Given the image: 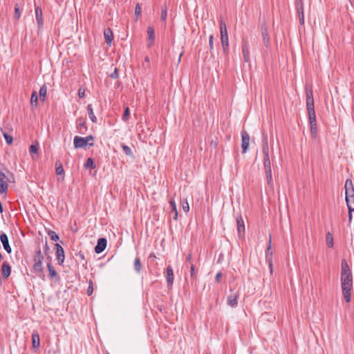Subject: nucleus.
Here are the masks:
<instances>
[{
    "instance_id": "5701e85b",
    "label": "nucleus",
    "mask_w": 354,
    "mask_h": 354,
    "mask_svg": "<svg viewBox=\"0 0 354 354\" xmlns=\"http://www.w3.org/2000/svg\"><path fill=\"white\" fill-rule=\"evenodd\" d=\"M169 205L171 209V212H170V214L173 215L174 219L176 221L178 219V211H177L176 204L174 200L171 199L169 201Z\"/></svg>"
},
{
    "instance_id": "72a5a7b5",
    "label": "nucleus",
    "mask_w": 354,
    "mask_h": 354,
    "mask_svg": "<svg viewBox=\"0 0 354 354\" xmlns=\"http://www.w3.org/2000/svg\"><path fill=\"white\" fill-rule=\"evenodd\" d=\"M326 243H327L328 246L329 248H333V235L330 232H328L326 234Z\"/></svg>"
},
{
    "instance_id": "bb28decb",
    "label": "nucleus",
    "mask_w": 354,
    "mask_h": 354,
    "mask_svg": "<svg viewBox=\"0 0 354 354\" xmlns=\"http://www.w3.org/2000/svg\"><path fill=\"white\" fill-rule=\"evenodd\" d=\"M87 110H88V117L91 119V120L93 122H97V118L95 117V114L93 113V107H92L91 104H88L87 106Z\"/></svg>"
},
{
    "instance_id": "680f3d73",
    "label": "nucleus",
    "mask_w": 354,
    "mask_h": 354,
    "mask_svg": "<svg viewBox=\"0 0 354 354\" xmlns=\"http://www.w3.org/2000/svg\"><path fill=\"white\" fill-rule=\"evenodd\" d=\"M145 61L146 62H148V63H149V58L148 57H146L145 58Z\"/></svg>"
},
{
    "instance_id": "f704fd0d",
    "label": "nucleus",
    "mask_w": 354,
    "mask_h": 354,
    "mask_svg": "<svg viewBox=\"0 0 354 354\" xmlns=\"http://www.w3.org/2000/svg\"><path fill=\"white\" fill-rule=\"evenodd\" d=\"M84 167L86 168H92V169H94L95 167V165L94 163V161L91 158H88L86 161V163L84 164Z\"/></svg>"
},
{
    "instance_id": "412c9836",
    "label": "nucleus",
    "mask_w": 354,
    "mask_h": 354,
    "mask_svg": "<svg viewBox=\"0 0 354 354\" xmlns=\"http://www.w3.org/2000/svg\"><path fill=\"white\" fill-rule=\"evenodd\" d=\"M1 273L5 279H7L10 275L11 266L7 261H4L1 266Z\"/></svg>"
},
{
    "instance_id": "c85d7f7f",
    "label": "nucleus",
    "mask_w": 354,
    "mask_h": 354,
    "mask_svg": "<svg viewBox=\"0 0 354 354\" xmlns=\"http://www.w3.org/2000/svg\"><path fill=\"white\" fill-rule=\"evenodd\" d=\"M47 93V87L46 84H44L39 89V94L41 100L44 101L46 99Z\"/></svg>"
},
{
    "instance_id": "4c0bfd02",
    "label": "nucleus",
    "mask_w": 354,
    "mask_h": 354,
    "mask_svg": "<svg viewBox=\"0 0 354 354\" xmlns=\"http://www.w3.org/2000/svg\"><path fill=\"white\" fill-rule=\"evenodd\" d=\"M122 151L123 152L127 155V156H133V153H132V151L131 149V148L127 146V145H123L122 146Z\"/></svg>"
},
{
    "instance_id": "39448f33",
    "label": "nucleus",
    "mask_w": 354,
    "mask_h": 354,
    "mask_svg": "<svg viewBox=\"0 0 354 354\" xmlns=\"http://www.w3.org/2000/svg\"><path fill=\"white\" fill-rule=\"evenodd\" d=\"M266 261L268 263L270 273L273 271V263H272V252L271 251V236L269 237V245L266 252Z\"/></svg>"
},
{
    "instance_id": "e2e57ef3",
    "label": "nucleus",
    "mask_w": 354,
    "mask_h": 354,
    "mask_svg": "<svg viewBox=\"0 0 354 354\" xmlns=\"http://www.w3.org/2000/svg\"><path fill=\"white\" fill-rule=\"evenodd\" d=\"M80 256H81L82 259H84V255L83 254H80Z\"/></svg>"
},
{
    "instance_id": "37998d69",
    "label": "nucleus",
    "mask_w": 354,
    "mask_h": 354,
    "mask_svg": "<svg viewBox=\"0 0 354 354\" xmlns=\"http://www.w3.org/2000/svg\"><path fill=\"white\" fill-rule=\"evenodd\" d=\"M39 149V145L38 144H32L30 145L29 151L30 153H36L38 151Z\"/></svg>"
},
{
    "instance_id": "052dcab7",
    "label": "nucleus",
    "mask_w": 354,
    "mask_h": 354,
    "mask_svg": "<svg viewBox=\"0 0 354 354\" xmlns=\"http://www.w3.org/2000/svg\"><path fill=\"white\" fill-rule=\"evenodd\" d=\"M351 219H352V212H350V210H348V221H349V222L351 221Z\"/></svg>"
},
{
    "instance_id": "f3484780",
    "label": "nucleus",
    "mask_w": 354,
    "mask_h": 354,
    "mask_svg": "<svg viewBox=\"0 0 354 354\" xmlns=\"http://www.w3.org/2000/svg\"><path fill=\"white\" fill-rule=\"evenodd\" d=\"M263 138H262V151L263 155L264 156H269V147H268V136L265 133V132H262Z\"/></svg>"
},
{
    "instance_id": "a18cd8bd",
    "label": "nucleus",
    "mask_w": 354,
    "mask_h": 354,
    "mask_svg": "<svg viewBox=\"0 0 354 354\" xmlns=\"http://www.w3.org/2000/svg\"><path fill=\"white\" fill-rule=\"evenodd\" d=\"M223 53L227 54L229 48V41H221Z\"/></svg>"
},
{
    "instance_id": "423d86ee",
    "label": "nucleus",
    "mask_w": 354,
    "mask_h": 354,
    "mask_svg": "<svg viewBox=\"0 0 354 354\" xmlns=\"http://www.w3.org/2000/svg\"><path fill=\"white\" fill-rule=\"evenodd\" d=\"M241 148L243 153H246L249 147L250 136L245 131H241Z\"/></svg>"
},
{
    "instance_id": "603ef678",
    "label": "nucleus",
    "mask_w": 354,
    "mask_h": 354,
    "mask_svg": "<svg viewBox=\"0 0 354 354\" xmlns=\"http://www.w3.org/2000/svg\"><path fill=\"white\" fill-rule=\"evenodd\" d=\"M190 276L192 279H196V275L195 273V268H194V264H191V266H190Z\"/></svg>"
},
{
    "instance_id": "58836bf2",
    "label": "nucleus",
    "mask_w": 354,
    "mask_h": 354,
    "mask_svg": "<svg viewBox=\"0 0 354 354\" xmlns=\"http://www.w3.org/2000/svg\"><path fill=\"white\" fill-rule=\"evenodd\" d=\"M181 206H182L183 209L185 212H189V203H188L187 199H183V200L181 201Z\"/></svg>"
},
{
    "instance_id": "ddd939ff",
    "label": "nucleus",
    "mask_w": 354,
    "mask_h": 354,
    "mask_svg": "<svg viewBox=\"0 0 354 354\" xmlns=\"http://www.w3.org/2000/svg\"><path fill=\"white\" fill-rule=\"evenodd\" d=\"M0 241L3 244L4 250L8 253L10 254L12 252L11 247L9 244L8 237L6 233L2 232L0 234Z\"/></svg>"
},
{
    "instance_id": "1a4fd4ad",
    "label": "nucleus",
    "mask_w": 354,
    "mask_h": 354,
    "mask_svg": "<svg viewBox=\"0 0 354 354\" xmlns=\"http://www.w3.org/2000/svg\"><path fill=\"white\" fill-rule=\"evenodd\" d=\"M261 29L263 41L265 46L268 47L270 44V38L268 36L267 25L265 21L261 24Z\"/></svg>"
},
{
    "instance_id": "4468645a",
    "label": "nucleus",
    "mask_w": 354,
    "mask_h": 354,
    "mask_svg": "<svg viewBox=\"0 0 354 354\" xmlns=\"http://www.w3.org/2000/svg\"><path fill=\"white\" fill-rule=\"evenodd\" d=\"M221 41H229L225 22L223 20L220 21Z\"/></svg>"
},
{
    "instance_id": "dca6fc26",
    "label": "nucleus",
    "mask_w": 354,
    "mask_h": 354,
    "mask_svg": "<svg viewBox=\"0 0 354 354\" xmlns=\"http://www.w3.org/2000/svg\"><path fill=\"white\" fill-rule=\"evenodd\" d=\"M73 144L75 148H86V145H88L85 138L77 136H75Z\"/></svg>"
},
{
    "instance_id": "a19ab883",
    "label": "nucleus",
    "mask_w": 354,
    "mask_h": 354,
    "mask_svg": "<svg viewBox=\"0 0 354 354\" xmlns=\"http://www.w3.org/2000/svg\"><path fill=\"white\" fill-rule=\"evenodd\" d=\"M297 10L299 16L304 15V6L301 1L297 3Z\"/></svg>"
},
{
    "instance_id": "2f4dec72",
    "label": "nucleus",
    "mask_w": 354,
    "mask_h": 354,
    "mask_svg": "<svg viewBox=\"0 0 354 354\" xmlns=\"http://www.w3.org/2000/svg\"><path fill=\"white\" fill-rule=\"evenodd\" d=\"M1 131L3 133V138H5L6 143L9 145H11L13 142L12 136L9 135L8 133L3 131L2 128L1 129Z\"/></svg>"
},
{
    "instance_id": "49530a36",
    "label": "nucleus",
    "mask_w": 354,
    "mask_h": 354,
    "mask_svg": "<svg viewBox=\"0 0 354 354\" xmlns=\"http://www.w3.org/2000/svg\"><path fill=\"white\" fill-rule=\"evenodd\" d=\"M88 284H89V286H88V289H87V295L90 296L93 292V281L91 280H89Z\"/></svg>"
},
{
    "instance_id": "0e129e2a",
    "label": "nucleus",
    "mask_w": 354,
    "mask_h": 354,
    "mask_svg": "<svg viewBox=\"0 0 354 354\" xmlns=\"http://www.w3.org/2000/svg\"><path fill=\"white\" fill-rule=\"evenodd\" d=\"M350 3H352V0H348Z\"/></svg>"
},
{
    "instance_id": "864d4df0",
    "label": "nucleus",
    "mask_w": 354,
    "mask_h": 354,
    "mask_svg": "<svg viewBox=\"0 0 354 354\" xmlns=\"http://www.w3.org/2000/svg\"><path fill=\"white\" fill-rule=\"evenodd\" d=\"M109 76L113 79H116L118 77V72L117 68H115L114 71L111 73Z\"/></svg>"
},
{
    "instance_id": "f257e3e1",
    "label": "nucleus",
    "mask_w": 354,
    "mask_h": 354,
    "mask_svg": "<svg viewBox=\"0 0 354 354\" xmlns=\"http://www.w3.org/2000/svg\"><path fill=\"white\" fill-rule=\"evenodd\" d=\"M341 287L344 299L347 303L351 300V290L353 288V277L349 266L345 259L341 264Z\"/></svg>"
},
{
    "instance_id": "79ce46f5",
    "label": "nucleus",
    "mask_w": 354,
    "mask_h": 354,
    "mask_svg": "<svg viewBox=\"0 0 354 354\" xmlns=\"http://www.w3.org/2000/svg\"><path fill=\"white\" fill-rule=\"evenodd\" d=\"M48 235L52 241H57L59 239V236L54 231H49Z\"/></svg>"
},
{
    "instance_id": "aec40b11",
    "label": "nucleus",
    "mask_w": 354,
    "mask_h": 354,
    "mask_svg": "<svg viewBox=\"0 0 354 354\" xmlns=\"http://www.w3.org/2000/svg\"><path fill=\"white\" fill-rule=\"evenodd\" d=\"M35 17L38 28L40 29L43 26V17L41 8L39 6L35 8Z\"/></svg>"
},
{
    "instance_id": "0eeeda50",
    "label": "nucleus",
    "mask_w": 354,
    "mask_h": 354,
    "mask_svg": "<svg viewBox=\"0 0 354 354\" xmlns=\"http://www.w3.org/2000/svg\"><path fill=\"white\" fill-rule=\"evenodd\" d=\"M55 246L56 250L55 254L58 261V264L62 265L65 259L64 249L59 243H56Z\"/></svg>"
},
{
    "instance_id": "6e6d98bb",
    "label": "nucleus",
    "mask_w": 354,
    "mask_h": 354,
    "mask_svg": "<svg viewBox=\"0 0 354 354\" xmlns=\"http://www.w3.org/2000/svg\"><path fill=\"white\" fill-rule=\"evenodd\" d=\"M222 277V273L221 272H218L215 277V281L217 282V283H219L220 282V280H221V278Z\"/></svg>"
},
{
    "instance_id": "4d7b16f0",
    "label": "nucleus",
    "mask_w": 354,
    "mask_h": 354,
    "mask_svg": "<svg viewBox=\"0 0 354 354\" xmlns=\"http://www.w3.org/2000/svg\"><path fill=\"white\" fill-rule=\"evenodd\" d=\"M299 23L303 25L304 24V15H301L299 16Z\"/></svg>"
},
{
    "instance_id": "9d476101",
    "label": "nucleus",
    "mask_w": 354,
    "mask_h": 354,
    "mask_svg": "<svg viewBox=\"0 0 354 354\" xmlns=\"http://www.w3.org/2000/svg\"><path fill=\"white\" fill-rule=\"evenodd\" d=\"M242 53L243 55V59L245 62H250V51H249V45L248 42L246 39H243L242 41Z\"/></svg>"
},
{
    "instance_id": "5fc2aeb1",
    "label": "nucleus",
    "mask_w": 354,
    "mask_h": 354,
    "mask_svg": "<svg viewBox=\"0 0 354 354\" xmlns=\"http://www.w3.org/2000/svg\"><path fill=\"white\" fill-rule=\"evenodd\" d=\"M85 95V91L84 89L80 88L79 90H78V97L80 98H83Z\"/></svg>"
},
{
    "instance_id": "c9c22d12",
    "label": "nucleus",
    "mask_w": 354,
    "mask_h": 354,
    "mask_svg": "<svg viewBox=\"0 0 354 354\" xmlns=\"http://www.w3.org/2000/svg\"><path fill=\"white\" fill-rule=\"evenodd\" d=\"M147 34L149 36V39L151 40L153 42L155 39V32L153 28L149 27L147 28Z\"/></svg>"
},
{
    "instance_id": "f03ea898",
    "label": "nucleus",
    "mask_w": 354,
    "mask_h": 354,
    "mask_svg": "<svg viewBox=\"0 0 354 354\" xmlns=\"http://www.w3.org/2000/svg\"><path fill=\"white\" fill-rule=\"evenodd\" d=\"M306 101L308 113L310 134L313 138H315L317 137V129L312 88H306Z\"/></svg>"
},
{
    "instance_id": "13d9d810",
    "label": "nucleus",
    "mask_w": 354,
    "mask_h": 354,
    "mask_svg": "<svg viewBox=\"0 0 354 354\" xmlns=\"http://www.w3.org/2000/svg\"><path fill=\"white\" fill-rule=\"evenodd\" d=\"M49 247L48 245V243H47V241H46V243L44 245V252L45 254L47 255V253H48V251L49 250Z\"/></svg>"
},
{
    "instance_id": "a878e982",
    "label": "nucleus",
    "mask_w": 354,
    "mask_h": 354,
    "mask_svg": "<svg viewBox=\"0 0 354 354\" xmlns=\"http://www.w3.org/2000/svg\"><path fill=\"white\" fill-rule=\"evenodd\" d=\"M346 205L350 212L354 211V196L346 197Z\"/></svg>"
},
{
    "instance_id": "7ed1b4c3",
    "label": "nucleus",
    "mask_w": 354,
    "mask_h": 354,
    "mask_svg": "<svg viewBox=\"0 0 354 354\" xmlns=\"http://www.w3.org/2000/svg\"><path fill=\"white\" fill-rule=\"evenodd\" d=\"M15 182L12 173L6 170V174L0 169V193L6 194L8 189V183Z\"/></svg>"
},
{
    "instance_id": "a211bd4d",
    "label": "nucleus",
    "mask_w": 354,
    "mask_h": 354,
    "mask_svg": "<svg viewBox=\"0 0 354 354\" xmlns=\"http://www.w3.org/2000/svg\"><path fill=\"white\" fill-rule=\"evenodd\" d=\"M48 261L47 262V268L49 272V277L50 279L57 278L59 279V275L56 270L54 269L53 266L51 264V257H48Z\"/></svg>"
},
{
    "instance_id": "9b49d317",
    "label": "nucleus",
    "mask_w": 354,
    "mask_h": 354,
    "mask_svg": "<svg viewBox=\"0 0 354 354\" xmlns=\"http://www.w3.org/2000/svg\"><path fill=\"white\" fill-rule=\"evenodd\" d=\"M236 225L238 235L240 238H241L245 234V225L243 218L241 215L236 217Z\"/></svg>"
},
{
    "instance_id": "ea45409f",
    "label": "nucleus",
    "mask_w": 354,
    "mask_h": 354,
    "mask_svg": "<svg viewBox=\"0 0 354 354\" xmlns=\"http://www.w3.org/2000/svg\"><path fill=\"white\" fill-rule=\"evenodd\" d=\"M129 114H130L129 108L128 106H127L124 109V112L122 117V120L124 122H127L129 120Z\"/></svg>"
},
{
    "instance_id": "3c124183",
    "label": "nucleus",
    "mask_w": 354,
    "mask_h": 354,
    "mask_svg": "<svg viewBox=\"0 0 354 354\" xmlns=\"http://www.w3.org/2000/svg\"><path fill=\"white\" fill-rule=\"evenodd\" d=\"M85 140H86V143L88 144V145L89 146H93V142H89V141H93L94 138L92 135H90V136H88L84 138Z\"/></svg>"
},
{
    "instance_id": "393cba45",
    "label": "nucleus",
    "mask_w": 354,
    "mask_h": 354,
    "mask_svg": "<svg viewBox=\"0 0 354 354\" xmlns=\"http://www.w3.org/2000/svg\"><path fill=\"white\" fill-rule=\"evenodd\" d=\"M265 173L268 185L270 187L273 186L272 176V168H266Z\"/></svg>"
},
{
    "instance_id": "4be33fe9",
    "label": "nucleus",
    "mask_w": 354,
    "mask_h": 354,
    "mask_svg": "<svg viewBox=\"0 0 354 354\" xmlns=\"http://www.w3.org/2000/svg\"><path fill=\"white\" fill-rule=\"evenodd\" d=\"M166 279L167 282L168 286H170L173 284L174 282V272L173 269L171 266H167L166 270Z\"/></svg>"
},
{
    "instance_id": "20e7f679",
    "label": "nucleus",
    "mask_w": 354,
    "mask_h": 354,
    "mask_svg": "<svg viewBox=\"0 0 354 354\" xmlns=\"http://www.w3.org/2000/svg\"><path fill=\"white\" fill-rule=\"evenodd\" d=\"M43 259L44 255L41 253V249L37 248L35 250V254L33 257L34 265L33 270L36 273H41L43 271Z\"/></svg>"
},
{
    "instance_id": "09e8293b",
    "label": "nucleus",
    "mask_w": 354,
    "mask_h": 354,
    "mask_svg": "<svg viewBox=\"0 0 354 354\" xmlns=\"http://www.w3.org/2000/svg\"><path fill=\"white\" fill-rule=\"evenodd\" d=\"M213 45H214V36L212 35H211L209 37V51L211 53H212V51H213Z\"/></svg>"
},
{
    "instance_id": "c03bdc74",
    "label": "nucleus",
    "mask_w": 354,
    "mask_h": 354,
    "mask_svg": "<svg viewBox=\"0 0 354 354\" xmlns=\"http://www.w3.org/2000/svg\"><path fill=\"white\" fill-rule=\"evenodd\" d=\"M20 17H21V12L19 10V7L18 4H16L15 8V18L18 20L20 18Z\"/></svg>"
},
{
    "instance_id": "de8ad7c7",
    "label": "nucleus",
    "mask_w": 354,
    "mask_h": 354,
    "mask_svg": "<svg viewBox=\"0 0 354 354\" xmlns=\"http://www.w3.org/2000/svg\"><path fill=\"white\" fill-rule=\"evenodd\" d=\"M167 8L166 6H165L162 9V11H161V20L162 21H165L167 19Z\"/></svg>"
},
{
    "instance_id": "c756f323",
    "label": "nucleus",
    "mask_w": 354,
    "mask_h": 354,
    "mask_svg": "<svg viewBox=\"0 0 354 354\" xmlns=\"http://www.w3.org/2000/svg\"><path fill=\"white\" fill-rule=\"evenodd\" d=\"M133 268L137 273H140L142 269V264L139 257H136L134 260Z\"/></svg>"
},
{
    "instance_id": "b1692460",
    "label": "nucleus",
    "mask_w": 354,
    "mask_h": 354,
    "mask_svg": "<svg viewBox=\"0 0 354 354\" xmlns=\"http://www.w3.org/2000/svg\"><path fill=\"white\" fill-rule=\"evenodd\" d=\"M32 347L34 348H37L40 346V340L39 335L37 331H34L32 334Z\"/></svg>"
},
{
    "instance_id": "69168bd1",
    "label": "nucleus",
    "mask_w": 354,
    "mask_h": 354,
    "mask_svg": "<svg viewBox=\"0 0 354 354\" xmlns=\"http://www.w3.org/2000/svg\"><path fill=\"white\" fill-rule=\"evenodd\" d=\"M107 354H109V353Z\"/></svg>"
},
{
    "instance_id": "7c9ffc66",
    "label": "nucleus",
    "mask_w": 354,
    "mask_h": 354,
    "mask_svg": "<svg viewBox=\"0 0 354 354\" xmlns=\"http://www.w3.org/2000/svg\"><path fill=\"white\" fill-rule=\"evenodd\" d=\"M55 169L57 175H64V169L62 167V163L59 161L55 162Z\"/></svg>"
},
{
    "instance_id": "6ab92c4d",
    "label": "nucleus",
    "mask_w": 354,
    "mask_h": 354,
    "mask_svg": "<svg viewBox=\"0 0 354 354\" xmlns=\"http://www.w3.org/2000/svg\"><path fill=\"white\" fill-rule=\"evenodd\" d=\"M104 37L105 41L109 46H111V42L113 39V31L110 28H107L104 31Z\"/></svg>"
},
{
    "instance_id": "e433bc0d",
    "label": "nucleus",
    "mask_w": 354,
    "mask_h": 354,
    "mask_svg": "<svg viewBox=\"0 0 354 354\" xmlns=\"http://www.w3.org/2000/svg\"><path fill=\"white\" fill-rule=\"evenodd\" d=\"M263 166L264 169L271 167V161L269 156H263Z\"/></svg>"
},
{
    "instance_id": "2eb2a0df",
    "label": "nucleus",
    "mask_w": 354,
    "mask_h": 354,
    "mask_svg": "<svg viewBox=\"0 0 354 354\" xmlns=\"http://www.w3.org/2000/svg\"><path fill=\"white\" fill-rule=\"evenodd\" d=\"M345 192L346 197L353 196H354V187L351 179H347L345 182Z\"/></svg>"
},
{
    "instance_id": "6e6552de",
    "label": "nucleus",
    "mask_w": 354,
    "mask_h": 354,
    "mask_svg": "<svg viewBox=\"0 0 354 354\" xmlns=\"http://www.w3.org/2000/svg\"><path fill=\"white\" fill-rule=\"evenodd\" d=\"M239 297V292H232L227 299V304L228 306L235 308L238 305V299Z\"/></svg>"
},
{
    "instance_id": "bf43d9fd",
    "label": "nucleus",
    "mask_w": 354,
    "mask_h": 354,
    "mask_svg": "<svg viewBox=\"0 0 354 354\" xmlns=\"http://www.w3.org/2000/svg\"><path fill=\"white\" fill-rule=\"evenodd\" d=\"M192 259V254H189L186 257V261L189 262Z\"/></svg>"
},
{
    "instance_id": "cd10ccee",
    "label": "nucleus",
    "mask_w": 354,
    "mask_h": 354,
    "mask_svg": "<svg viewBox=\"0 0 354 354\" xmlns=\"http://www.w3.org/2000/svg\"><path fill=\"white\" fill-rule=\"evenodd\" d=\"M82 128H84L85 130H86L87 128L86 127V122L82 118H78L77 120V129L81 133H84L81 130Z\"/></svg>"
},
{
    "instance_id": "8fccbe9b",
    "label": "nucleus",
    "mask_w": 354,
    "mask_h": 354,
    "mask_svg": "<svg viewBox=\"0 0 354 354\" xmlns=\"http://www.w3.org/2000/svg\"><path fill=\"white\" fill-rule=\"evenodd\" d=\"M142 9L139 3H137L135 8V15L139 17L141 15Z\"/></svg>"
},
{
    "instance_id": "f8f14e48",
    "label": "nucleus",
    "mask_w": 354,
    "mask_h": 354,
    "mask_svg": "<svg viewBox=\"0 0 354 354\" xmlns=\"http://www.w3.org/2000/svg\"><path fill=\"white\" fill-rule=\"evenodd\" d=\"M106 244L107 241L105 238H100L97 240V245L95 247V252L97 254L102 252L105 250Z\"/></svg>"
},
{
    "instance_id": "473e14b6",
    "label": "nucleus",
    "mask_w": 354,
    "mask_h": 354,
    "mask_svg": "<svg viewBox=\"0 0 354 354\" xmlns=\"http://www.w3.org/2000/svg\"><path fill=\"white\" fill-rule=\"evenodd\" d=\"M30 103L32 106H37L38 104V96L36 91H33L31 95Z\"/></svg>"
}]
</instances>
